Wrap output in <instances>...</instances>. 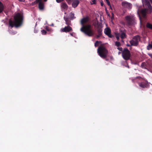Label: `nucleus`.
<instances>
[{
  "instance_id": "obj_1",
  "label": "nucleus",
  "mask_w": 152,
  "mask_h": 152,
  "mask_svg": "<svg viewBox=\"0 0 152 152\" xmlns=\"http://www.w3.org/2000/svg\"><path fill=\"white\" fill-rule=\"evenodd\" d=\"M89 20L88 16H86L83 18L81 20L80 23L82 25L80 29L82 32L89 37H91L94 34L93 30L90 24L85 25L84 24L88 22Z\"/></svg>"
},
{
  "instance_id": "obj_2",
  "label": "nucleus",
  "mask_w": 152,
  "mask_h": 152,
  "mask_svg": "<svg viewBox=\"0 0 152 152\" xmlns=\"http://www.w3.org/2000/svg\"><path fill=\"white\" fill-rule=\"evenodd\" d=\"M23 16L20 13H17L14 17L13 21L10 20L9 24L10 26L13 27L14 26L16 27L21 26L23 24Z\"/></svg>"
},
{
  "instance_id": "obj_3",
  "label": "nucleus",
  "mask_w": 152,
  "mask_h": 152,
  "mask_svg": "<svg viewBox=\"0 0 152 152\" xmlns=\"http://www.w3.org/2000/svg\"><path fill=\"white\" fill-rule=\"evenodd\" d=\"M145 8L141 10L140 12V15L142 17L145 18L148 14H150L152 12V6L150 2L148 0H145L143 3Z\"/></svg>"
},
{
  "instance_id": "obj_4",
  "label": "nucleus",
  "mask_w": 152,
  "mask_h": 152,
  "mask_svg": "<svg viewBox=\"0 0 152 152\" xmlns=\"http://www.w3.org/2000/svg\"><path fill=\"white\" fill-rule=\"evenodd\" d=\"M97 53L101 58H106L108 54V51L103 45H100L97 49Z\"/></svg>"
},
{
  "instance_id": "obj_5",
  "label": "nucleus",
  "mask_w": 152,
  "mask_h": 152,
  "mask_svg": "<svg viewBox=\"0 0 152 152\" xmlns=\"http://www.w3.org/2000/svg\"><path fill=\"white\" fill-rule=\"evenodd\" d=\"M126 24L128 26H131L134 24V18L132 15H127L125 17Z\"/></svg>"
},
{
  "instance_id": "obj_6",
  "label": "nucleus",
  "mask_w": 152,
  "mask_h": 152,
  "mask_svg": "<svg viewBox=\"0 0 152 152\" xmlns=\"http://www.w3.org/2000/svg\"><path fill=\"white\" fill-rule=\"evenodd\" d=\"M122 56L123 58L126 60L130 59L131 54L130 51L127 48H124L122 52Z\"/></svg>"
},
{
  "instance_id": "obj_7",
  "label": "nucleus",
  "mask_w": 152,
  "mask_h": 152,
  "mask_svg": "<svg viewBox=\"0 0 152 152\" xmlns=\"http://www.w3.org/2000/svg\"><path fill=\"white\" fill-rule=\"evenodd\" d=\"M140 37L139 35H137L132 38V39L130 41V43L131 45L134 46H137L139 44V42L140 41Z\"/></svg>"
},
{
  "instance_id": "obj_8",
  "label": "nucleus",
  "mask_w": 152,
  "mask_h": 152,
  "mask_svg": "<svg viewBox=\"0 0 152 152\" xmlns=\"http://www.w3.org/2000/svg\"><path fill=\"white\" fill-rule=\"evenodd\" d=\"M121 5L123 9H127L129 10L132 9V4L126 1L122 2Z\"/></svg>"
},
{
  "instance_id": "obj_9",
  "label": "nucleus",
  "mask_w": 152,
  "mask_h": 152,
  "mask_svg": "<svg viewBox=\"0 0 152 152\" xmlns=\"http://www.w3.org/2000/svg\"><path fill=\"white\" fill-rule=\"evenodd\" d=\"M72 31V29L69 26L65 27L64 28H61L60 30L61 32H68Z\"/></svg>"
},
{
  "instance_id": "obj_10",
  "label": "nucleus",
  "mask_w": 152,
  "mask_h": 152,
  "mask_svg": "<svg viewBox=\"0 0 152 152\" xmlns=\"http://www.w3.org/2000/svg\"><path fill=\"white\" fill-rule=\"evenodd\" d=\"M96 31L98 34L96 35V38H98L102 35V28L99 25L96 27Z\"/></svg>"
},
{
  "instance_id": "obj_11",
  "label": "nucleus",
  "mask_w": 152,
  "mask_h": 152,
  "mask_svg": "<svg viewBox=\"0 0 152 152\" xmlns=\"http://www.w3.org/2000/svg\"><path fill=\"white\" fill-rule=\"evenodd\" d=\"M111 30L109 28H107L104 30V33L110 38H112L113 36L111 34Z\"/></svg>"
},
{
  "instance_id": "obj_12",
  "label": "nucleus",
  "mask_w": 152,
  "mask_h": 152,
  "mask_svg": "<svg viewBox=\"0 0 152 152\" xmlns=\"http://www.w3.org/2000/svg\"><path fill=\"white\" fill-rule=\"evenodd\" d=\"M64 20L65 21V23L68 26H69L71 25V20L69 18L67 17L64 16Z\"/></svg>"
},
{
  "instance_id": "obj_13",
  "label": "nucleus",
  "mask_w": 152,
  "mask_h": 152,
  "mask_svg": "<svg viewBox=\"0 0 152 152\" xmlns=\"http://www.w3.org/2000/svg\"><path fill=\"white\" fill-rule=\"evenodd\" d=\"M120 37L122 39H123L126 37V35L125 32L124 31L122 30L120 31V32L119 33Z\"/></svg>"
},
{
  "instance_id": "obj_14",
  "label": "nucleus",
  "mask_w": 152,
  "mask_h": 152,
  "mask_svg": "<svg viewBox=\"0 0 152 152\" xmlns=\"http://www.w3.org/2000/svg\"><path fill=\"white\" fill-rule=\"evenodd\" d=\"M79 3V1L78 0H75L73 2L72 5L73 7L75 8L76 7Z\"/></svg>"
},
{
  "instance_id": "obj_15",
  "label": "nucleus",
  "mask_w": 152,
  "mask_h": 152,
  "mask_svg": "<svg viewBox=\"0 0 152 152\" xmlns=\"http://www.w3.org/2000/svg\"><path fill=\"white\" fill-rule=\"evenodd\" d=\"M39 10H42L44 9V2L42 1L40 2L39 3Z\"/></svg>"
},
{
  "instance_id": "obj_16",
  "label": "nucleus",
  "mask_w": 152,
  "mask_h": 152,
  "mask_svg": "<svg viewBox=\"0 0 152 152\" xmlns=\"http://www.w3.org/2000/svg\"><path fill=\"white\" fill-rule=\"evenodd\" d=\"M74 13L72 12L69 13L68 18H69L70 20H72L75 18L76 17L74 16Z\"/></svg>"
},
{
  "instance_id": "obj_17",
  "label": "nucleus",
  "mask_w": 152,
  "mask_h": 152,
  "mask_svg": "<svg viewBox=\"0 0 152 152\" xmlns=\"http://www.w3.org/2000/svg\"><path fill=\"white\" fill-rule=\"evenodd\" d=\"M61 8L67 10L68 9V5L65 3H62L61 4Z\"/></svg>"
},
{
  "instance_id": "obj_18",
  "label": "nucleus",
  "mask_w": 152,
  "mask_h": 152,
  "mask_svg": "<svg viewBox=\"0 0 152 152\" xmlns=\"http://www.w3.org/2000/svg\"><path fill=\"white\" fill-rule=\"evenodd\" d=\"M4 7L2 3L0 1V13L2 12L4 9Z\"/></svg>"
},
{
  "instance_id": "obj_19",
  "label": "nucleus",
  "mask_w": 152,
  "mask_h": 152,
  "mask_svg": "<svg viewBox=\"0 0 152 152\" xmlns=\"http://www.w3.org/2000/svg\"><path fill=\"white\" fill-rule=\"evenodd\" d=\"M146 27L150 29H152V24L151 23H148L146 25Z\"/></svg>"
},
{
  "instance_id": "obj_20",
  "label": "nucleus",
  "mask_w": 152,
  "mask_h": 152,
  "mask_svg": "<svg viewBox=\"0 0 152 152\" xmlns=\"http://www.w3.org/2000/svg\"><path fill=\"white\" fill-rule=\"evenodd\" d=\"M102 42L100 41H97L94 44V46L95 47H96L99 45L100 43H101Z\"/></svg>"
},
{
  "instance_id": "obj_21",
  "label": "nucleus",
  "mask_w": 152,
  "mask_h": 152,
  "mask_svg": "<svg viewBox=\"0 0 152 152\" xmlns=\"http://www.w3.org/2000/svg\"><path fill=\"white\" fill-rule=\"evenodd\" d=\"M139 85L140 87L143 88H144L146 87V85L143 83H140Z\"/></svg>"
},
{
  "instance_id": "obj_22",
  "label": "nucleus",
  "mask_w": 152,
  "mask_h": 152,
  "mask_svg": "<svg viewBox=\"0 0 152 152\" xmlns=\"http://www.w3.org/2000/svg\"><path fill=\"white\" fill-rule=\"evenodd\" d=\"M147 49L148 50L152 49V45L151 44H149L147 46Z\"/></svg>"
},
{
  "instance_id": "obj_23",
  "label": "nucleus",
  "mask_w": 152,
  "mask_h": 152,
  "mask_svg": "<svg viewBox=\"0 0 152 152\" xmlns=\"http://www.w3.org/2000/svg\"><path fill=\"white\" fill-rule=\"evenodd\" d=\"M41 32L42 34L45 35L47 33V31L45 30H42L41 31Z\"/></svg>"
},
{
  "instance_id": "obj_24",
  "label": "nucleus",
  "mask_w": 152,
  "mask_h": 152,
  "mask_svg": "<svg viewBox=\"0 0 152 152\" xmlns=\"http://www.w3.org/2000/svg\"><path fill=\"white\" fill-rule=\"evenodd\" d=\"M115 45L117 47H119L121 45L120 43L119 42H115Z\"/></svg>"
},
{
  "instance_id": "obj_25",
  "label": "nucleus",
  "mask_w": 152,
  "mask_h": 152,
  "mask_svg": "<svg viewBox=\"0 0 152 152\" xmlns=\"http://www.w3.org/2000/svg\"><path fill=\"white\" fill-rule=\"evenodd\" d=\"M106 1L108 5L109 6H110V4L109 0H106Z\"/></svg>"
},
{
  "instance_id": "obj_26",
  "label": "nucleus",
  "mask_w": 152,
  "mask_h": 152,
  "mask_svg": "<svg viewBox=\"0 0 152 152\" xmlns=\"http://www.w3.org/2000/svg\"><path fill=\"white\" fill-rule=\"evenodd\" d=\"M96 0H92V2H91V4H96Z\"/></svg>"
},
{
  "instance_id": "obj_27",
  "label": "nucleus",
  "mask_w": 152,
  "mask_h": 152,
  "mask_svg": "<svg viewBox=\"0 0 152 152\" xmlns=\"http://www.w3.org/2000/svg\"><path fill=\"white\" fill-rule=\"evenodd\" d=\"M117 49L118 50H119L120 51H123V48H122L121 47H118L117 48Z\"/></svg>"
},
{
  "instance_id": "obj_28",
  "label": "nucleus",
  "mask_w": 152,
  "mask_h": 152,
  "mask_svg": "<svg viewBox=\"0 0 152 152\" xmlns=\"http://www.w3.org/2000/svg\"><path fill=\"white\" fill-rule=\"evenodd\" d=\"M42 0H36L35 1V2L36 3H39L41 1H42Z\"/></svg>"
},
{
  "instance_id": "obj_29",
  "label": "nucleus",
  "mask_w": 152,
  "mask_h": 152,
  "mask_svg": "<svg viewBox=\"0 0 152 152\" xmlns=\"http://www.w3.org/2000/svg\"><path fill=\"white\" fill-rule=\"evenodd\" d=\"M56 1L57 3H59L63 1L64 0H56Z\"/></svg>"
},
{
  "instance_id": "obj_30",
  "label": "nucleus",
  "mask_w": 152,
  "mask_h": 152,
  "mask_svg": "<svg viewBox=\"0 0 152 152\" xmlns=\"http://www.w3.org/2000/svg\"><path fill=\"white\" fill-rule=\"evenodd\" d=\"M66 0L69 4L71 3V0Z\"/></svg>"
},
{
  "instance_id": "obj_31",
  "label": "nucleus",
  "mask_w": 152,
  "mask_h": 152,
  "mask_svg": "<svg viewBox=\"0 0 152 152\" xmlns=\"http://www.w3.org/2000/svg\"><path fill=\"white\" fill-rule=\"evenodd\" d=\"M116 38L117 39V40H119V37L118 36V35H116Z\"/></svg>"
},
{
  "instance_id": "obj_32",
  "label": "nucleus",
  "mask_w": 152,
  "mask_h": 152,
  "mask_svg": "<svg viewBox=\"0 0 152 152\" xmlns=\"http://www.w3.org/2000/svg\"><path fill=\"white\" fill-rule=\"evenodd\" d=\"M126 46H128V47H130V46H133V45H131V44L129 45V44H127L126 45Z\"/></svg>"
},
{
  "instance_id": "obj_33",
  "label": "nucleus",
  "mask_w": 152,
  "mask_h": 152,
  "mask_svg": "<svg viewBox=\"0 0 152 152\" xmlns=\"http://www.w3.org/2000/svg\"><path fill=\"white\" fill-rule=\"evenodd\" d=\"M20 1L24 2L25 0H18Z\"/></svg>"
},
{
  "instance_id": "obj_34",
  "label": "nucleus",
  "mask_w": 152,
  "mask_h": 152,
  "mask_svg": "<svg viewBox=\"0 0 152 152\" xmlns=\"http://www.w3.org/2000/svg\"><path fill=\"white\" fill-rule=\"evenodd\" d=\"M101 5L102 6H103L104 4L102 2L101 3Z\"/></svg>"
},
{
  "instance_id": "obj_35",
  "label": "nucleus",
  "mask_w": 152,
  "mask_h": 152,
  "mask_svg": "<svg viewBox=\"0 0 152 152\" xmlns=\"http://www.w3.org/2000/svg\"><path fill=\"white\" fill-rule=\"evenodd\" d=\"M149 1L152 4V0H149Z\"/></svg>"
},
{
  "instance_id": "obj_36",
  "label": "nucleus",
  "mask_w": 152,
  "mask_h": 152,
  "mask_svg": "<svg viewBox=\"0 0 152 152\" xmlns=\"http://www.w3.org/2000/svg\"><path fill=\"white\" fill-rule=\"evenodd\" d=\"M72 34H73V33H70V35H71V36H73Z\"/></svg>"
},
{
  "instance_id": "obj_37",
  "label": "nucleus",
  "mask_w": 152,
  "mask_h": 152,
  "mask_svg": "<svg viewBox=\"0 0 152 152\" xmlns=\"http://www.w3.org/2000/svg\"><path fill=\"white\" fill-rule=\"evenodd\" d=\"M126 11L125 10H124V13H125Z\"/></svg>"
},
{
  "instance_id": "obj_38",
  "label": "nucleus",
  "mask_w": 152,
  "mask_h": 152,
  "mask_svg": "<svg viewBox=\"0 0 152 152\" xmlns=\"http://www.w3.org/2000/svg\"><path fill=\"white\" fill-rule=\"evenodd\" d=\"M139 16L140 19H141V17L140 16V15H139Z\"/></svg>"
},
{
  "instance_id": "obj_39",
  "label": "nucleus",
  "mask_w": 152,
  "mask_h": 152,
  "mask_svg": "<svg viewBox=\"0 0 152 152\" xmlns=\"http://www.w3.org/2000/svg\"><path fill=\"white\" fill-rule=\"evenodd\" d=\"M110 9H112V7H111V6L110 5Z\"/></svg>"
},
{
  "instance_id": "obj_40",
  "label": "nucleus",
  "mask_w": 152,
  "mask_h": 152,
  "mask_svg": "<svg viewBox=\"0 0 152 152\" xmlns=\"http://www.w3.org/2000/svg\"><path fill=\"white\" fill-rule=\"evenodd\" d=\"M45 1H46L48 0H43Z\"/></svg>"
},
{
  "instance_id": "obj_41",
  "label": "nucleus",
  "mask_w": 152,
  "mask_h": 152,
  "mask_svg": "<svg viewBox=\"0 0 152 152\" xmlns=\"http://www.w3.org/2000/svg\"><path fill=\"white\" fill-rule=\"evenodd\" d=\"M120 53H121L120 52H118V53H119V54Z\"/></svg>"
},
{
  "instance_id": "obj_42",
  "label": "nucleus",
  "mask_w": 152,
  "mask_h": 152,
  "mask_svg": "<svg viewBox=\"0 0 152 152\" xmlns=\"http://www.w3.org/2000/svg\"><path fill=\"white\" fill-rule=\"evenodd\" d=\"M64 14H66V12H65V13H64Z\"/></svg>"
},
{
  "instance_id": "obj_43",
  "label": "nucleus",
  "mask_w": 152,
  "mask_h": 152,
  "mask_svg": "<svg viewBox=\"0 0 152 152\" xmlns=\"http://www.w3.org/2000/svg\"><path fill=\"white\" fill-rule=\"evenodd\" d=\"M151 44H152V41L151 42Z\"/></svg>"
}]
</instances>
